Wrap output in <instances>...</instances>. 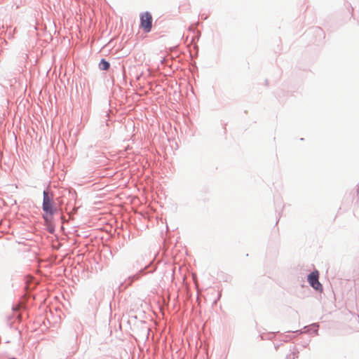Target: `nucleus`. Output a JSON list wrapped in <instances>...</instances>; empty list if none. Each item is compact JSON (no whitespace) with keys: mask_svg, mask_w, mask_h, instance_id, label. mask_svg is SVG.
Segmentation results:
<instances>
[{"mask_svg":"<svg viewBox=\"0 0 359 359\" xmlns=\"http://www.w3.org/2000/svg\"><path fill=\"white\" fill-rule=\"evenodd\" d=\"M140 27L145 32H149L152 27V16L149 12L142 13L140 16Z\"/></svg>","mask_w":359,"mask_h":359,"instance_id":"2","label":"nucleus"},{"mask_svg":"<svg viewBox=\"0 0 359 359\" xmlns=\"http://www.w3.org/2000/svg\"><path fill=\"white\" fill-rule=\"evenodd\" d=\"M43 210L46 213L53 215V196L48 191H43Z\"/></svg>","mask_w":359,"mask_h":359,"instance_id":"1","label":"nucleus"},{"mask_svg":"<svg viewBox=\"0 0 359 359\" xmlns=\"http://www.w3.org/2000/svg\"><path fill=\"white\" fill-rule=\"evenodd\" d=\"M109 63L106 61L104 59H102L101 60L100 64H99V67L100 69H102V70H107L109 68Z\"/></svg>","mask_w":359,"mask_h":359,"instance_id":"4","label":"nucleus"},{"mask_svg":"<svg viewBox=\"0 0 359 359\" xmlns=\"http://www.w3.org/2000/svg\"><path fill=\"white\" fill-rule=\"evenodd\" d=\"M288 357H289V359H296L298 356L296 353L292 352L289 355Z\"/></svg>","mask_w":359,"mask_h":359,"instance_id":"5","label":"nucleus"},{"mask_svg":"<svg viewBox=\"0 0 359 359\" xmlns=\"http://www.w3.org/2000/svg\"><path fill=\"white\" fill-rule=\"evenodd\" d=\"M319 273L318 271H313L308 276V281L311 286L319 291H322L323 287L321 283L318 280Z\"/></svg>","mask_w":359,"mask_h":359,"instance_id":"3","label":"nucleus"}]
</instances>
